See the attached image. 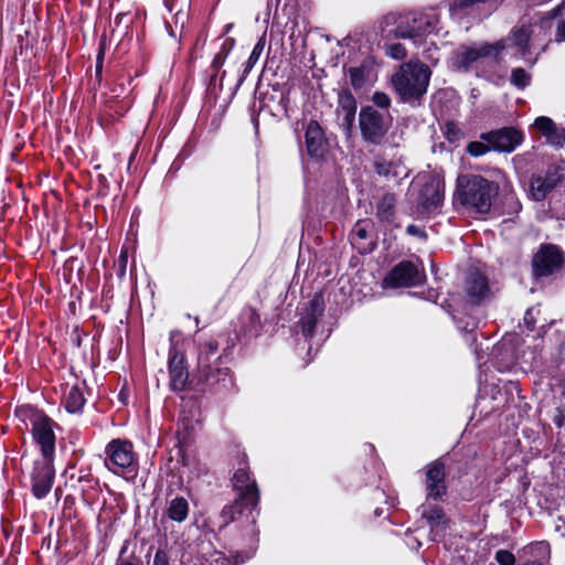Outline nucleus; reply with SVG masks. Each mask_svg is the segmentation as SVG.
<instances>
[{"label": "nucleus", "instance_id": "nucleus-13", "mask_svg": "<svg viewBox=\"0 0 565 565\" xmlns=\"http://www.w3.org/2000/svg\"><path fill=\"white\" fill-rule=\"evenodd\" d=\"M563 253L552 244L542 245L532 259V269L535 278H545L558 271L563 266Z\"/></svg>", "mask_w": 565, "mask_h": 565}, {"label": "nucleus", "instance_id": "nucleus-8", "mask_svg": "<svg viewBox=\"0 0 565 565\" xmlns=\"http://www.w3.org/2000/svg\"><path fill=\"white\" fill-rule=\"evenodd\" d=\"M105 452V466L109 471L126 480H134L137 477L138 468L130 441L114 439L106 446Z\"/></svg>", "mask_w": 565, "mask_h": 565}, {"label": "nucleus", "instance_id": "nucleus-57", "mask_svg": "<svg viewBox=\"0 0 565 565\" xmlns=\"http://www.w3.org/2000/svg\"><path fill=\"white\" fill-rule=\"evenodd\" d=\"M233 26H234L233 23L225 24L223 28V35H226L227 33H230L232 31Z\"/></svg>", "mask_w": 565, "mask_h": 565}, {"label": "nucleus", "instance_id": "nucleus-28", "mask_svg": "<svg viewBox=\"0 0 565 565\" xmlns=\"http://www.w3.org/2000/svg\"><path fill=\"white\" fill-rule=\"evenodd\" d=\"M534 126L542 132L548 145L554 148H563L565 146V129L557 126L551 118L545 116L537 117Z\"/></svg>", "mask_w": 565, "mask_h": 565}, {"label": "nucleus", "instance_id": "nucleus-59", "mask_svg": "<svg viewBox=\"0 0 565 565\" xmlns=\"http://www.w3.org/2000/svg\"><path fill=\"white\" fill-rule=\"evenodd\" d=\"M117 85L120 87V89L118 90L117 88H115V89H113V90H114L115 93H117L118 95H119V94H124V93H125V85H124V83H119V84H117Z\"/></svg>", "mask_w": 565, "mask_h": 565}, {"label": "nucleus", "instance_id": "nucleus-43", "mask_svg": "<svg viewBox=\"0 0 565 565\" xmlns=\"http://www.w3.org/2000/svg\"><path fill=\"white\" fill-rule=\"evenodd\" d=\"M226 57H224L223 54H220V53H216L213 61H212V64H211V71L213 72L211 74V81H214L218 71L221 70V67L223 66L224 62H225Z\"/></svg>", "mask_w": 565, "mask_h": 565}, {"label": "nucleus", "instance_id": "nucleus-18", "mask_svg": "<svg viewBox=\"0 0 565 565\" xmlns=\"http://www.w3.org/2000/svg\"><path fill=\"white\" fill-rule=\"evenodd\" d=\"M532 34V24L524 22L512 28L509 35L505 39H501L500 41H504L505 49H511L514 51L513 56L525 60L531 54L530 41Z\"/></svg>", "mask_w": 565, "mask_h": 565}, {"label": "nucleus", "instance_id": "nucleus-27", "mask_svg": "<svg viewBox=\"0 0 565 565\" xmlns=\"http://www.w3.org/2000/svg\"><path fill=\"white\" fill-rule=\"evenodd\" d=\"M209 535L215 536L213 531L205 533L206 542L202 541L200 543L199 552L211 565H241L252 558L254 554L253 552H237L233 562L222 558L221 553L215 550Z\"/></svg>", "mask_w": 565, "mask_h": 565}, {"label": "nucleus", "instance_id": "nucleus-36", "mask_svg": "<svg viewBox=\"0 0 565 565\" xmlns=\"http://www.w3.org/2000/svg\"><path fill=\"white\" fill-rule=\"evenodd\" d=\"M510 81L516 88L524 89L531 83V75L524 68L516 67L512 70Z\"/></svg>", "mask_w": 565, "mask_h": 565}, {"label": "nucleus", "instance_id": "nucleus-54", "mask_svg": "<svg viewBox=\"0 0 565 565\" xmlns=\"http://www.w3.org/2000/svg\"><path fill=\"white\" fill-rule=\"evenodd\" d=\"M279 2L280 0H267L268 11H270L273 7L275 8V10H277Z\"/></svg>", "mask_w": 565, "mask_h": 565}, {"label": "nucleus", "instance_id": "nucleus-6", "mask_svg": "<svg viewBox=\"0 0 565 565\" xmlns=\"http://www.w3.org/2000/svg\"><path fill=\"white\" fill-rule=\"evenodd\" d=\"M393 118L388 111L363 106L359 113V129L364 143L382 146L387 140Z\"/></svg>", "mask_w": 565, "mask_h": 565}, {"label": "nucleus", "instance_id": "nucleus-52", "mask_svg": "<svg viewBox=\"0 0 565 565\" xmlns=\"http://www.w3.org/2000/svg\"><path fill=\"white\" fill-rule=\"evenodd\" d=\"M129 393L126 387H122L118 393V399L124 404H128Z\"/></svg>", "mask_w": 565, "mask_h": 565}, {"label": "nucleus", "instance_id": "nucleus-16", "mask_svg": "<svg viewBox=\"0 0 565 565\" xmlns=\"http://www.w3.org/2000/svg\"><path fill=\"white\" fill-rule=\"evenodd\" d=\"M481 139L488 142L492 150L512 152L523 141V135L515 128L504 127L482 134Z\"/></svg>", "mask_w": 565, "mask_h": 565}, {"label": "nucleus", "instance_id": "nucleus-48", "mask_svg": "<svg viewBox=\"0 0 565 565\" xmlns=\"http://www.w3.org/2000/svg\"><path fill=\"white\" fill-rule=\"evenodd\" d=\"M524 323L529 331H533L535 329V320L533 317L532 309L526 310L524 315Z\"/></svg>", "mask_w": 565, "mask_h": 565}, {"label": "nucleus", "instance_id": "nucleus-17", "mask_svg": "<svg viewBox=\"0 0 565 565\" xmlns=\"http://www.w3.org/2000/svg\"><path fill=\"white\" fill-rule=\"evenodd\" d=\"M465 292L468 305L472 307H479L492 297L488 278L478 270L468 274Z\"/></svg>", "mask_w": 565, "mask_h": 565}, {"label": "nucleus", "instance_id": "nucleus-37", "mask_svg": "<svg viewBox=\"0 0 565 565\" xmlns=\"http://www.w3.org/2000/svg\"><path fill=\"white\" fill-rule=\"evenodd\" d=\"M339 120V127L343 131L347 138L352 136L356 113L337 114Z\"/></svg>", "mask_w": 565, "mask_h": 565}, {"label": "nucleus", "instance_id": "nucleus-12", "mask_svg": "<svg viewBox=\"0 0 565 565\" xmlns=\"http://www.w3.org/2000/svg\"><path fill=\"white\" fill-rule=\"evenodd\" d=\"M425 490L427 501H440L447 494L446 462L440 457L425 467Z\"/></svg>", "mask_w": 565, "mask_h": 565}, {"label": "nucleus", "instance_id": "nucleus-41", "mask_svg": "<svg viewBox=\"0 0 565 565\" xmlns=\"http://www.w3.org/2000/svg\"><path fill=\"white\" fill-rule=\"evenodd\" d=\"M372 102L376 107L384 109V111H387L391 106L390 96L383 92H375L372 96Z\"/></svg>", "mask_w": 565, "mask_h": 565}, {"label": "nucleus", "instance_id": "nucleus-51", "mask_svg": "<svg viewBox=\"0 0 565 565\" xmlns=\"http://www.w3.org/2000/svg\"><path fill=\"white\" fill-rule=\"evenodd\" d=\"M556 39L557 41H565V20L557 26Z\"/></svg>", "mask_w": 565, "mask_h": 565}, {"label": "nucleus", "instance_id": "nucleus-64", "mask_svg": "<svg viewBox=\"0 0 565 565\" xmlns=\"http://www.w3.org/2000/svg\"><path fill=\"white\" fill-rule=\"evenodd\" d=\"M414 545H416V550H418L420 546H422V543L419 541H415L414 542Z\"/></svg>", "mask_w": 565, "mask_h": 565}, {"label": "nucleus", "instance_id": "nucleus-55", "mask_svg": "<svg viewBox=\"0 0 565 565\" xmlns=\"http://www.w3.org/2000/svg\"><path fill=\"white\" fill-rule=\"evenodd\" d=\"M102 72H103V63L96 62L95 73H96L97 78L102 77Z\"/></svg>", "mask_w": 565, "mask_h": 565}, {"label": "nucleus", "instance_id": "nucleus-39", "mask_svg": "<svg viewBox=\"0 0 565 565\" xmlns=\"http://www.w3.org/2000/svg\"><path fill=\"white\" fill-rule=\"evenodd\" d=\"M386 54L394 60H403L406 57V49L401 43H393L385 46Z\"/></svg>", "mask_w": 565, "mask_h": 565}, {"label": "nucleus", "instance_id": "nucleus-47", "mask_svg": "<svg viewBox=\"0 0 565 565\" xmlns=\"http://www.w3.org/2000/svg\"><path fill=\"white\" fill-rule=\"evenodd\" d=\"M152 565H171L167 552L158 550L154 554Z\"/></svg>", "mask_w": 565, "mask_h": 565}, {"label": "nucleus", "instance_id": "nucleus-42", "mask_svg": "<svg viewBox=\"0 0 565 565\" xmlns=\"http://www.w3.org/2000/svg\"><path fill=\"white\" fill-rule=\"evenodd\" d=\"M127 263H128L127 252L121 250L120 255L115 264L116 275L119 279H122L126 276Z\"/></svg>", "mask_w": 565, "mask_h": 565}, {"label": "nucleus", "instance_id": "nucleus-33", "mask_svg": "<svg viewBox=\"0 0 565 565\" xmlns=\"http://www.w3.org/2000/svg\"><path fill=\"white\" fill-rule=\"evenodd\" d=\"M356 99L349 88H342L338 92L337 114L356 113Z\"/></svg>", "mask_w": 565, "mask_h": 565}, {"label": "nucleus", "instance_id": "nucleus-19", "mask_svg": "<svg viewBox=\"0 0 565 565\" xmlns=\"http://www.w3.org/2000/svg\"><path fill=\"white\" fill-rule=\"evenodd\" d=\"M349 75L350 84L355 90L372 85L377 78L376 63L372 56L364 58L359 65L343 67Z\"/></svg>", "mask_w": 565, "mask_h": 565}, {"label": "nucleus", "instance_id": "nucleus-58", "mask_svg": "<svg viewBox=\"0 0 565 565\" xmlns=\"http://www.w3.org/2000/svg\"><path fill=\"white\" fill-rule=\"evenodd\" d=\"M125 17H126V14H125V13H119V14H117V15H116V18H115V24H116V25H119V23L121 22V20H122Z\"/></svg>", "mask_w": 565, "mask_h": 565}, {"label": "nucleus", "instance_id": "nucleus-11", "mask_svg": "<svg viewBox=\"0 0 565 565\" xmlns=\"http://www.w3.org/2000/svg\"><path fill=\"white\" fill-rule=\"evenodd\" d=\"M54 461L53 458L42 457L33 460L29 479L31 493L38 500L46 498L52 490L55 480Z\"/></svg>", "mask_w": 565, "mask_h": 565}, {"label": "nucleus", "instance_id": "nucleus-1", "mask_svg": "<svg viewBox=\"0 0 565 565\" xmlns=\"http://www.w3.org/2000/svg\"><path fill=\"white\" fill-rule=\"evenodd\" d=\"M238 337L235 332L217 333L196 343V365L189 372L186 356L172 342L168 351L169 390L227 396L237 392L234 372L227 366L233 360Z\"/></svg>", "mask_w": 565, "mask_h": 565}, {"label": "nucleus", "instance_id": "nucleus-34", "mask_svg": "<svg viewBox=\"0 0 565 565\" xmlns=\"http://www.w3.org/2000/svg\"><path fill=\"white\" fill-rule=\"evenodd\" d=\"M399 164L394 161H387L383 158H377L374 161V170L380 177L386 179H396L399 177Z\"/></svg>", "mask_w": 565, "mask_h": 565}, {"label": "nucleus", "instance_id": "nucleus-21", "mask_svg": "<svg viewBox=\"0 0 565 565\" xmlns=\"http://www.w3.org/2000/svg\"><path fill=\"white\" fill-rule=\"evenodd\" d=\"M450 17L454 20L461 21L465 18L469 17L475 9L482 4L487 8V12L482 17H478V20H481L484 17H488L502 0H445Z\"/></svg>", "mask_w": 565, "mask_h": 565}, {"label": "nucleus", "instance_id": "nucleus-20", "mask_svg": "<svg viewBox=\"0 0 565 565\" xmlns=\"http://www.w3.org/2000/svg\"><path fill=\"white\" fill-rule=\"evenodd\" d=\"M561 181L562 174L556 167H548L544 173L533 174L530 182L532 199L543 201Z\"/></svg>", "mask_w": 565, "mask_h": 565}, {"label": "nucleus", "instance_id": "nucleus-7", "mask_svg": "<svg viewBox=\"0 0 565 565\" xmlns=\"http://www.w3.org/2000/svg\"><path fill=\"white\" fill-rule=\"evenodd\" d=\"M28 416L31 423L30 434L33 445L39 449L42 458L55 459L56 435L58 424L42 411L29 408Z\"/></svg>", "mask_w": 565, "mask_h": 565}, {"label": "nucleus", "instance_id": "nucleus-31", "mask_svg": "<svg viewBox=\"0 0 565 565\" xmlns=\"http://www.w3.org/2000/svg\"><path fill=\"white\" fill-rule=\"evenodd\" d=\"M65 409L70 414H77L83 411L86 403L83 388L79 385H73L65 396Z\"/></svg>", "mask_w": 565, "mask_h": 565}, {"label": "nucleus", "instance_id": "nucleus-5", "mask_svg": "<svg viewBox=\"0 0 565 565\" xmlns=\"http://www.w3.org/2000/svg\"><path fill=\"white\" fill-rule=\"evenodd\" d=\"M440 17L435 9L414 11L399 15L396 26L391 31L396 39H408L416 46L424 44L427 36L438 34Z\"/></svg>", "mask_w": 565, "mask_h": 565}, {"label": "nucleus", "instance_id": "nucleus-23", "mask_svg": "<svg viewBox=\"0 0 565 565\" xmlns=\"http://www.w3.org/2000/svg\"><path fill=\"white\" fill-rule=\"evenodd\" d=\"M444 194L440 183L429 180L423 184L417 198L418 211L423 214H431L439 209L443 203Z\"/></svg>", "mask_w": 565, "mask_h": 565}, {"label": "nucleus", "instance_id": "nucleus-61", "mask_svg": "<svg viewBox=\"0 0 565 565\" xmlns=\"http://www.w3.org/2000/svg\"><path fill=\"white\" fill-rule=\"evenodd\" d=\"M452 137H454V134H450V131L448 130V136H447L448 140L454 141L455 139Z\"/></svg>", "mask_w": 565, "mask_h": 565}, {"label": "nucleus", "instance_id": "nucleus-62", "mask_svg": "<svg viewBox=\"0 0 565 565\" xmlns=\"http://www.w3.org/2000/svg\"><path fill=\"white\" fill-rule=\"evenodd\" d=\"M120 565H135V564L130 561H124Z\"/></svg>", "mask_w": 565, "mask_h": 565}, {"label": "nucleus", "instance_id": "nucleus-50", "mask_svg": "<svg viewBox=\"0 0 565 565\" xmlns=\"http://www.w3.org/2000/svg\"><path fill=\"white\" fill-rule=\"evenodd\" d=\"M556 361L558 364L565 363V340L557 348Z\"/></svg>", "mask_w": 565, "mask_h": 565}, {"label": "nucleus", "instance_id": "nucleus-45", "mask_svg": "<svg viewBox=\"0 0 565 565\" xmlns=\"http://www.w3.org/2000/svg\"><path fill=\"white\" fill-rule=\"evenodd\" d=\"M235 45V39L234 38H225L221 44V49L217 53L223 54L224 57H227L230 52L233 50Z\"/></svg>", "mask_w": 565, "mask_h": 565}, {"label": "nucleus", "instance_id": "nucleus-2", "mask_svg": "<svg viewBox=\"0 0 565 565\" xmlns=\"http://www.w3.org/2000/svg\"><path fill=\"white\" fill-rule=\"evenodd\" d=\"M499 190L498 182L480 174H461L457 178L455 201L473 213L487 214Z\"/></svg>", "mask_w": 565, "mask_h": 565}, {"label": "nucleus", "instance_id": "nucleus-53", "mask_svg": "<svg viewBox=\"0 0 565 565\" xmlns=\"http://www.w3.org/2000/svg\"><path fill=\"white\" fill-rule=\"evenodd\" d=\"M104 57H105V49H104L103 44H99L98 53L96 56V62L104 63Z\"/></svg>", "mask_w": 565, "mask_h": 565}, {"label": "nucleus", "instance_id": "nucleus-38", "mask_svg": "<svg viewBox=\"0 0 565 565\" xmlns=\"http://www.w3.org/2000/svg\"><path fill=\"white\" fill-rule=\"evenodd\" d=\"M492 150L488 142L483 141H470L467 145V152L475 158H479L487 152Z\"/></svg>", "mask_w": 565, "mask_h": 565}, {"label": "nucleus", "instance_id": "nucleus-60", "mask_svg": "<svg viewBox=\"0 0 565 565\" xmlns=\"http://www.w3.org/2000/svg\"><path fill=\"white\" fill-rule=\"evenodd\" d=\"M382 512H383V511H382V509H381V508H376V509L374 510V515H375L376 518H379V516H381V515H382Z\"/></svg>", "mask_w": 565, "mask_h": 565}, {"label": "nucleus", "instance_id": "nucleus-25", "mask_svg": "<svg viewBox=\"0 0 565 565\" xmlns=\"http://www.w3.org/2000/svg\"><path fill=\"white\" fill-rule=\"evenodd\" d=\"M454 321L458 330L462 333L466 343L473 349L475 354L479 359L477 342V330L482 323V319L476 313L459 312L454 313Z\"/></svg>", "mask_w": 565, "mask_h": 565}, {"label": "nucleus", "instance_id": "nucleus-29", "mask_svg": "<svg viewBox=\"0 0 565 565\" xmlns=\"http://www.w3.org/2000/svg\"><path fill=\"white\" fill-rule=\"evenodd\" d=\"M351 245L362 255L373 252L375 244L370 238L367 230L362 221H358L350 233Z\"/></svg>", "mask_w": 565, "mask_h": 565}, {"label": "nucleus", "instance_id": "nucleus-30", "mask_svg": "<svg viewBox=\"0 0 565 565\" xmlns=\"http://www.w3.org/2000/svg\"><path fill=\"white\" fill-rule=\"evenodd\" d=\"M166 515L174 522L181 523L189 515V502L183 497H175L168 502Z\"/></svg>", "mask_w": 565, "mask_h": 565}, {"label": "nucleus", "instance_id": "nucleus-10", "mask_svg": "<svg viewBox=\"0 0 565 565\" xmlns=\"http://www.w3.org/2000/svg\"><path fill=\"white\" fill-rule=\"evenodd\" d=\"M426 280L424 267L419 260H401L384 277V288H407L419 286Z\"/></svg>", "mask_w": 565, "mask_h": 565}, {"label": "nucleus", "instance_id": "nucleus-15", "mask_svg": "<svg viewBox=\"0 0 565 565\" xmlns=\"http://www.w3.org/2000/svg\"><path fill=\"white\" fill-rule=\"evenodd\" d=\"M420 515L426 520L430 527L429 536L434 542H441L449 529V519L447 518L444 509L430 501H425L420 507Z\"/></svg>", "mask_w": 565, "mask_h": 565}, {"label": "nucleus", "instance_id": "nucleus-4", "mask_svg": "<svg viewBox=\"0 0 565 565\" xmlns=\"http://www.w3.org/2000/svg\"><path fill=\"white\" fill-rule=\"evenodd\" d=\"M431 72L423 63H405L392 77V84L404 103L415 105L427 93Z\"/></svg>", "mask_w": 565, "mask_h": 565}, {"label": "nucleus", "instance_id": "nucleus-26", "mask_svg": "<svg viewBox=\"0 0 565 565\" xmlns=\"http://www.w3.org/2000/svg\"><path fill=\"white\" fill-rule=\"evenodd\" d=\"M239 330H228L223 333L235 332L238 337L237 343L241 341V335L245 341H250L257 338L262 332V322L258 312L253 308H245L238 317Z\"/></svg>", "mask_w": 565, "mask_h": 565}, {"label": "nucleus", "instance_id": "nucleus-63", "mask_svg": "<svg viewBox=\"0 0 565 565\" xmlns=\"http://www.w3.org/2000/svg\"><path fill=\"white\" fill-rule=\"evenodd\" d=\"M414 545H416V550H418L420 546H422V543L419 541H415L414 542Z\"/></svg>", "mask_w": 565, "mask_h": 565}, {"label": "nucleus", "instance_id": "nucleus-24", "mask_svg": "<svg viewBox=\"0 0 565 565\" xmlns=\"http://www.w3.org/2000/svg\"><path fill=\"white\" fill-rule=\"evenodd\" d=\"M305 142L308 156L315 160H321L328 151V141L323 129L316 120L308 124Z\"/></svg>", "mask_w": 565, "mask_h": 565}, {"label": "nucleus", "instance_id": "nucleus-56", "mask_svg": "<svg viewBox=\"0 0 565 565\" xmlns=\"http://www.w3.org/2000/svg\"><path fill=\"white\" fill-rule=\"evenodd\" d=\"M397 499L393 495H386V503L390 507H395Z\"/></svg>", "mask_w": 565, "mask_h": 565}, {"label": "nucleus", "instance_id": "nucleus-32", "mask_svg": "<svg viewBox=\"0 0 565 565\" xmlns=\"http://www.w3.org/2000/svg\"><path fill=\"white\" fill-rule=\"evenodd\" d=\"M265 38H260L257 43L254 45L252 53L247 61L243 64L242 73L237 79V86L242 85V83L245 81L252 68L255 66V64L258 62L264 49H265Z\"/></svg>", "mask_w": 565, "mask_h": 565}, {"label": "nucleus", "instance_id": "nucleus-46", "mask_svg": "<svg viewBox=\"0 0 565 565\" xmlns=\"http://www.w3.org/2000/svg\"><path fill=\"white\" fill-rule=\"evenodd\" d=\"M406 232H407V234H409L412 236H416L423 241L427 239V233L423 228L418 227L415 224H409L406 227Z\"/></svg>", "mask_w": 565, "mask_h": 565}, {"label": "nucleus", "instance_id": "nucleus-49", "mask_svg": "<svg viewBox=\"0 0 565 565\" xmlns=\"http://www.w3.org/2000/svg\"><path fill=\"white\" fill-rule=\"evenodd\" d=\"M288 98L285 95H280L277 104L276 113L287 114Z\"/></svg>", "mask_w": 565, "mask_h": 565}, {"label": "nucleus", "instance_id": "nucleus-35", "mask_svg": "<svg viewBox=\"0 0 565 565\" xmlns=\"http://www.w3.org/2000/svg\"><path fill=\"white\" fill-rule=\"evenodd\" d=\"M521 210L522 204L518 196L514 193H507L503 200V214L509 215L510 220H513V216H518Z\"/></svg>", "mask_w": 565, "mask_h": 565}, {"label": "nucleus", "instance_id": "nucleus-3", "mask_svg": "<svg viewBox=\"0 0 565 565\" xmlns=\"http://www.w3.org/2000/svg\"><path fill=\"white\" fill-rule=\"evenodd\" d=\"M241 466L234 472L232 478L233 488L237 492L235 501L225 505L221 511L222 524L220 527L233 522L236 514H252L254 511L258 512L259 504V489L256 480L252 477L248 465L244 459Z\"/></svg>", "mask_w": 565, "mask_h": 565}, {"label": "nucleus", "instance_id": "nucleus-22", "mask_svg": "<svg viewBox=\"0 0 565 565\" xmlns=\"http://www.w3.org/2000/svg\"><path fill=\"white\" fill-rule=\"evenodd\" d=\"M396 205L397 196L392 192L383 194L376 202L375 218L382 228L392 231L399 227Z\"/></svg>", "mask_w": 565, "mask_h": 565}, {"label": "nucleus", "instance_id": "nucleus-14", "mask_svg": "<svg viewBox=\"0 0 565 565\" xmlns=\"http://www.w3.org/2000/svg\"><path fill=\"white\" fill-rule=\"evenodd\" d=\"M324 299L321 292H316L312 298L298 307L299 320L297 327L300 329L301 334L306 339H311L319 319L324 312Z\"/></svg>", "mask_w": 565, "mask_h": 565}, {"label": "nucleus", "instance_id": "nucleus-9", "mask_svg": "<svg viewBox=\"0 0 565 565\" xmlns=\"http://www.w3.org/2000/svg\"><path fill=\"white\" fill-rule=\"evenodd\" d=\"M503 50H505L504 41L486 42L477 46H461L455 54L454 65L458 71L468 72L486 62L497 64Z\"/></svg>", "mask_w": 565, "mask_h": 565}, {"label": "nucleus", "instance_id": "nucleus-40", "mask_svg": "<svg viewBox=\"0 0 565 565\" xmlns=\"http://www.w3.org/2000/svg\"><path fill=\"white\" fill-rule=\"evenodd\" d=\"M499 565H515V556L508 550H499L494 555Z\"/></svg>", "mask_w": 565, "mask_h": 565}, {"label": "nucleus", "instance_id": "nucleus-44", "mask_svg": "<svg viewBox=\"0 0 565 565\" xmlns=\"http://www.w3.org/2000/svg\"><path fill=\"white\" fill-rule=\"evenodd\" d=\"M552 422L559 429L565 427V407L555 408Z\"/></svg>", "mask_w": 565, "mask_h": 565}]
</instances>
